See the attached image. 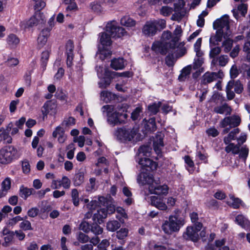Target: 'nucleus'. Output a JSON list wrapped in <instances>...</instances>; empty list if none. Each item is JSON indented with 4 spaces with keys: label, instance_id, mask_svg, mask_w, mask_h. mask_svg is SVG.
<instances>
[{
    "label": "nucleus",
    "instance_id": "nucleus-1",
    "mask_svg": "<svg viewBox=\"0 0 250 250\" xmlns=\"http://www.w3.org/2000/svg\"><path fill=\"white\" fill-rule=\"evenodd\" d=\"M125 29L118 25L115 21L108 22L105 31L100 34V42L102 47H100L99 51L100 57L104 60L111 55V51L107 48L112 43L111 38H121L127 35Z\"/></svg>",
    "mask_w": 250,
    "mask_h": 250
},
{
    "label": "nucleus",
    "instance_id": "nucleus-2",
    "mask_svg": "<svg viewBox=\"0 0 250 250\" xmlns=\"http://www.w3.org/2000/svg\"><path fill=\"white\" fill-rule=\"evenodd\" d=\"M138 183L141 185H146L150 194L166 195L169 188L166 184L161 185L159 180H154L153 175L148 172H142L137 177Z\"/></svg>",
    "mask_w": 250,
    "mask_h": 250
},
{
    "label": "nucleus",
    "instance_id": "nucleus-3",
    "mask_svg": "<svg viewBox=\"0 0 250 250\" xmlns=\"http://www.w3.org/2000/svg\"><path fill=\"white\" fill-rule=\"evenodd\" d=\"M106 199L103 196L99 197L98 201L92 200L86 206L88 211L85 213L84 218H90L92 217L93 220L95 222L101 224L103 222V219L106 218L107 211L104 208H99V206L101 205H104Z\"/></svg>",
    "mask_w": 250,
    "mask_h": 250
},
{
    "label": "nucleus",
    "instance_id": "nucleus-4",
    "mask_svg": "<svg viewBox=\"0 0 250 250\" xmlns=\"http://www.w3.org/2000/svg\"><path fill=\"white\" fill-rule=\"evenodd\" d=\"M96 70L98 77L101 79V82L99 83V87L101 88H105L108 86L110 83L111 79L116 76L127 78L131 76V73L128 71L116 73L101 66H97Z\"/></svg>",
    "mask_w": 250,
    "mask_h": 250
},
{
    "label": "nucleus",
    "instance_id": "nucleus-5",
    "mask_svg": "<svg viewBox=\"0 0 250 250\" xmlns=\"http://www.w3.org/2000/svg\"><path fill=\"white\" fill-rule=\"evenodd\" d=\"M102 110L103 112L106 113L107 122L112 126L125 123V120L128 117L126 113L117 112L111 105H104Z\"/></svg>",
    "mask_w": 250,
    "mask_h": 250
},
{
    "label": "nucleus",
    "instance_id": "nucleus-6",
    "mask_svg": "<svg viewBox=\"0 0 250 250\" xmlns=\"http://www.w3.org/2000/svg\"><path fill=\"white\" fill-rule=\"evenodd\" d=\"M184 224V221L182 218L171 215L168 220L164 222L162 228L165 233L170 234L173 232L179 231Z\"/></svg>",
    "mask_w": 250,
    "mask_h": 250
},
{
    "label": "nucleus",
    "instance_id": "nucleus-7",
    "mask_svg": "<svg viewBox=\"0 0 250 250\" xmlns=\"http://www.w3.org/2000/svg\"><path fill=\"white\" fill-rule=\"evenodd\" d=\"M172 36L171 33L169 31H164L162 36L161 42H154L152 46V49L156 52H160L161 54H165L170 48L169 45L171 42Z\"/></svg>",
    "mask_w": 250,
    "mask_h": 250
},
{
    "label": "nucleus",
    "instance_id": "nucleus-8",
    "mask_svg": "<svg viewBox=\"0 0 250 250\" xmlns=\"http://www.w3.org/2000/svg\"><path fill=\"white\" fill-rule=\"evenodd\" d=\"M136 134V130L131 127L123 126L116 128L114 135L117 140L121 142L131 141Z\"/></svg>",
    "mask_w": 250,
    "mask_h": 250
},
{
    "label": "nucleus",
    "instance_id": "nucleus-9",
    "mask_svg": "<svg viewBox=\"0 0 250 250\" xmlns=\"http://www.w3.org/2000/svg\"><path fill=\"white\" fill-rule=\"evenodd\" d=\"M18 157V151L12 146H9L0 150V163L7 165L10 164Z\"/></svg>",
    "mask_w": 250,
    "mask_h": 250
},
{
    "label": "nucleus",
    "instance_id": "nucleus-10",
    "mask_svg": "<svg viewBox=\"0 0 250 250\" xmlns=\"http://www.w3.org/2000/svg\"><path fill=\"white\" fill-rule=\"evenodd\" d=\"M203 227L202 224L196 223L193 226L187 227L186 231L183 233V237L187 240L196 242L199 239L198 232Z\"/></svg>",
    "mask_w": 250,
    "mask_h": 250
},
{
    "label": "nucleus",
    "instance_id": "nucleus-11",
    "mask_svg": "<svg viewBox=\"0 0 250 250\" xmlns=\"http://www.w3.org/2000/svg\"><path fill=\"white\" fill-rule=\"evenodd\" d=\"M213 28L225 32L227 36L231 35L229 30V20L228 15H225L221 18L215 20L213 23Z\"/></svg>",
    "mask_w": 250,
    "mask_h": 250
},
{
    "label": "nucleus",
    "instance_id": "nucleus-12",
    "mask_svg": "<svg viewBox=\"0 0 250 250\" xmlns=\"http://www.w3.org/2000/svg\"><path fill=\"white\" fill-rule=\"evenodd\" d=\"M44 17L42 13H37L28 21L21 22V26L23 28L32 27L39 23H42L44 21Z\"/></svg>",
    "mask_w": 250,
    "mask_h": 250
},
{
    "label": "nucleus",
    "instance_id": "nucleus-13",
    "mask_svg": "<svg viewBox=\"0 0 250 250\" xmlns=\"http://www.w3.org/2000/svg\"><path fill=\"white\" fill-rule=\"evenodd\" d=\"M240 123V117L238 115H234L225 118L221 121L220 125L221 127H226L228 125L230 127H235L238 126Z\"/></svg>",
    "mask_w": 250,
    "mask_h": 250
},
{
    "label": "nucleus",
    "instance_id": "nucleus-14",
    "mask_svg": "<svg viewBox=\"0 0 250 250\" xmlns=\"http://www.w3.org/2000/svg\"><path fill=\"white\" fill-rule=\"evenodd\" d=\"M43 118L48 114L54 115L57 112V104L52 101L46 102L42 108Z\"/></svg>",
    "mask_w": 250,
    "mask_h": 250
},
{
    "label": "nucleus",
    "instance_id": "nucleus-15",
    "mask_svg": "<svg viewBox=\"0 0 250 250\" xmlns=\"http://www.w3.org/2000/svg\"><path fill=\"white\" fill-rule=\"evenodd\" d=\"M138 163L146 171L154 170L157 167V164L147 157L140 158Z\"/></svg>",
    "mask_w": 250,
    "mask_h": 250
},
{
    "label": "nucleus",
    "instance_id": "nucleus-16",
    "mask_svg": "<svg viewBox=\"0 0 250 250\" xmlns=\"http://www.w3.org/2000/svg\"><path fill=\"white\" fill-rule=\"evenodd\" d=\"M224 77V73L222 71L218 72H206L203 76V83H210L217 79H222Z\"/></svg>",
    "mask_w": 250,
    "mask_h": 250
},
{
    "label": "nucleus",
    "instance_id": "nucleus-17",
    "mask_svg": "<svg viewBox=\"0 0 250 250\" xmlns=\"http://www.w3.org/2000/svg\"><path fill=\"white\" fill-rule=\"evenodd\" d=\"M143 33L147 36H153L156 34L157 28L153 21L146 22L143 28Z\"/></svg>",
    "mask_w": 250,
    "mask_h": 250
},
{
    "label": "nucleus",
    "instance_id": "nucleus-18",
    "mask_svg": "<svg viewBox=\"0 0 250 250\" xmlns=\"http://www.w3.org/2000/svg\"><path fill=\"white\" fill-rule=\"evenodd\" d=\"M53 138H57L58 142L60 144L64 143L67 139V136L65 134L64 130L60 125L57 126L52 133Z\"/></svg>",
    "mask_w": 250,
    "mask_h": 250
},
{
    "label": "nucleus",
    "instance_id": "nucleus-19",
    "mask_svg": "<svg viewBox=\"0 0 250 250\" xmlns=\"http://www.w3.org/2000/svg\"><path fill=\"white\" fill-rule=\"evenodd\" d=\"M50 30L51 29L49 28L42 30L37 40L38 47L42 48L46 44L48 37L50 36Z\"/></svg>",
    "mask_w": 250,
    "mask_h": 250
},
{
    "label": "nucleus",
    "instance_id": "nucleus-20",
    "mask_svg": "<svg viewBox=\"0 0 250 250\" xmlns=\"http://www.w3.org/2000/svg\"><path fill=\"white\" fill-rule=\"evenodd\" d=\"M150 202L151 205L160 210H166L167 209V205L164 202L163 199L161 198L152 196L150 197Z\"/></svg>",
    "mask_w": 250,
    "mask_h": 250
},
{
    "label": "nucleus",
    "instance_id": "nucleus-21",
    "mask_svg": "<svg viewBox=\"0 0 250 250\" xmlns=\"http://www.w3.org/2000/svg\"><path fill=\"white\" fill-rule=\"evenodd\" d=\"M163 138V134L159 133L156 135V137L154 140V150L158 154H159L161 152L162 149L164 146Z\"/></svg>",
    "mask_w": 250,
    "mask_h": 250
},
{
    "label": "nucleus",
    "instance_id": "nucleus-22",
    "mask_svg": "<svg viewBox=\"0 0 250 250\" xmlns=\"http://www.w3.org/2000/svg\"><path fill=\"white\" fill-rule=\"evenodd\" d=\"M182 35V30L180 26L177 25L171 39V42L169 45L170 48H175L177 42L180 40V38Z\"/></svg>",
    "mask_w": 250,
    "mask_h": 250
},
{
    "label": "nucleus",
    "instance_id": "nucleus-23",
    "mask_svg": "<svg viewBox=\"0 0 250 250\" xmlns=\"http://www.w3.org/2000/svg\"><path fill=\"white\" fill-rule=\"evenodd\" d=\"M235 222L245 230L250 231V223L244 215H238L235 218Z\"/></svg>",
    "mask_w": 250,
    "mask_h": 250
},
{
    "label": "nucleus",
    "instance_id": "nucleus-24",
    "mask_svg": "<svg viewBox=\"0 0 250 250\" xmlns=\"http://www.w3.org/2000/svg\"><path fill=\"white\" fill-rule=\"evenodd\" d=\"M73 49V43L71 41H68L66 44V53L67 55V65L69 67L72 64Z\"/></svg>",
    "mask_w": 250,
    "mask_h": 250
},
{
    "label": "nucleus",
    "instance_id": "nucleus-25",
    "mask_svg": "<svg viewBox=\"0 0 250 250\" xmlns=\"http://www.w3.org/2000/svg\"><path fill=\"white\" fill-rule=\"evenodd\" d=\"M223 37L225 39L227 37H229V36H227L225 32L220 30H217L216 35L211 36L209 39L210 46L212 47V45L218 44L219 42L222 41Z\"/></svg>",
    "mask_w": 250,
    "mask_h": 250
},
{
    "label": "nucleus",
    "instance_id": "nucleus-26",
    "mask_svg": "<svg viewBox=\"0 0 250 250\" xmlns=\"http://www.w3.org/2000/svg\"><path fill=\"white\" fill-rule=\"evenodd\" d=\"M125 65V61L122 58L114 59L111 61V67L115 70L123 69Z\"/></svg>",
    "mask_w": 250,
    "mask_h": 250
},
{
    "label": "nucleus",
    "instance_id": "nucleus-27",
    "mask_svg": "<svg viewBox=\"0 0 250 250\" xmlns=\"http://www.w3.org/2000/svg\"><path fill=\"white\" fill-rule=\"evenodd\" d=\"M11 188V180L6 178L1 183V189L0 190V198L5 196Z\"/></svg>",
    "mask_w": 250,
    "mask_h": 250
},
{
    "label": "nucleus",
    "instance_id": "nucleus-28",
    "mask_svg": "<svg viewBox=\"0 0 250 250\" xmlns=\"http://www.w3.org/2000/svg\"><path fill=\"white\" fill-rule=\"evenodd\" d=\"M120 23L127 28H132L136 25V21L129 16L126 15L121 19Z\"/></svg>",
    "mask_w": 250,
    "mask_h": 250
},
{
    "label": "nucleus",
    "instance_id": "nucleus-29",
    "mask_svg": "<svg viewBox=\"0 0 250 250\" xmlns=\"http://www.w3.org/2000/svg\"><path fill=\"white\" fill-rule=\"evenodd\" d=\"M143 124L146 131L153 132L156 129L155 121L153 118H150L148 120L144 119Z\"/></svg>",
    "mask_w": 250,
    "mask_h": 250
},
{
    "label": "nucleus",
    "instance_id": "nucleus-30",
    "mask_svg": "<svg viewBox=\"0 0 250 250\" xmlns=\"http://www.w3.org/2000/svg\"><path fill=\"white\" fill-rule=\"evenodd\" d=\"M115 99L114 94L108 91H103L100 94V100L104 103H107Z\"/></svg>",
    "mask_w": 250,
    "mask_h": 250
},
{
    "label": "nucleus",
    "instance_id": "nucleus-31",
    "mask_svg": "<svg viewBox=\"0 0 250 250\" xmlns=\"http://www.w3.org/2000/svg\"><path fill=\"white\" fill-rule=\"evenodd\" d=\"M0 140L3 141L6 144H11L12 142V137L8 132L3 127L0 128Z\"/></svg>",
    "mask_w": 250,
    "mask_h": 250
},
{
    "label": "nucleus",
    "instance_id": "nucleus-32",
    "mask_svg": "<svg viewBox=\"0 0 250 250\" xmlns=\"http://www.w3.org/2000/svg\"><path fill=\"white\" fill-rule=\"evenodd\" d=\"M116 218L119 220L120 223H124L125 219L127 218V215L125 209L121 207H117L116 209Z\"/></svg>",
    "mask_w": 250,
    "mask_h": 250
},
{
    "label": "nucleus",
    "instance_id": "nucleus-33",
    "mask_svg": "<svg viewBox=\"0 0 250 250\" xmlns=\"http://www.w3.org/2000/svg\"><path fill=\"white\" fill-rule=\"evenodd\" d=\"M247 8L248 6L246 4L244 3H241L238 5L237 9H233L232 10L233 16L236 19H237L238 15L237 14L236 12H239L242 16H244L247 12Z\"/></svg>",
    "mask_w": 250,
    "mask_h": 250
},
{
    "label": "nucleus",
    "instance_id": "nucleus-34",
    "mask_svg": "<svg viewBox=\"0 0 250 250\" xmlns=\"http://www.w3.org/2000/svg\"><path fill=\"white\" fill-rule=\"evenodd\" d=\"M214 110L217 113L221 114H225L226 115L230 114L231 112L230 107L227 104L217 106L214 108Z\"/></svg>",
    "mask_w": 250,
    "mask_h": 250
},
{
    "label": "nucleus",
    "instance_id": "nucleus-35",
    "mask_svg": "<svg viewBox=\"0 0 250 250\" xmlns=\"http://www.w3.org/2000/svg\"><path fill=\"white\" fill-rule=\"evenodd\" d=\"M106 229L108 231L114 232L120 228V223L116 220H110L106 223Z\"/></svg>",
    "mask_w": 250,
    "mask_h": 250
},
{
    "label": "nucleus",
    "instance_id": "nucleus-36",
    "mask_svg": "<svg viewBox=\"0 0 250 250\" xmlns=\"http://www.w3.org/2000/svg\"><path fill=\"white\" fill-rule=\"evenodd\" d=\"M239 132L240 130L237 128L233 129L229 133L227 137L224 138V143L227 145L229 144L231 141L235 140L236 139V136L239 133Z\"/></svg>",
    "mask_w": 250,
    "mask_h": 250
},
{
    "label": "nucleus",
    "instance_id": "nucleus-37",
    "mask_svg": "<svg viewBox=\"0 0 250 250\" xmlns=\"http://www.w3.org/2000/svg\"><path fill=\"white\" fill-rule=\"evenodd\" d=\"M151 148L148 146H141L139 149V155L140 158L148 157L150 156Z\"/></svg>",
    "mask_w": 250,
    "mask_h": 250
},
{
    "label": "nucleus",
    "instance_id": "nucleus-38",
    "mask_svg": "<svg viewBox=\"0 0 250 250\" xmlns=\"http://www.w3.org/2000/svg\"><path fill=\"white\" fill-rule=\"evenodd\" d=\"M234 85V81H230L228 83L226 86V93L227 98L229 100H230L234 98L235 94L232 90Z\"/></svg>",
    "mask_w": 250,
    "mask_h": 250
},
{
    "label": "nucleus",
    "instance_id": "nucleus-39",
    "mask_svg": "<svg viewBox=\"0 0 250 250\" xmlns=\"http://www.w3.org/2000/svg\"><path fill=\"white\" fill-rule=\"evenodd\" d=\"M229 58L226 55H221L217 59L214 58L212 60L211 65H215L217 61H218L219 64L220 66H225L228 62Z\"/></svg>",
    "mask_w": 250,
    "mask_h": 250
},
{
    "label": "nucleus",
    "instance_id": "nucleus-40",
    "mask_svg": "<svg viewBox=\"0 0 250 250\" xmlns=\"http://www.w3.org/2000/svg\"><path fill=\"white\" fill-rule=\"evenodd\" d=\"M202 57H196L193 63V68L194 70L199 69L200 73L203 71V68H201L204 63V58Z\"/></svg>",
    "mask_w": 250,
    "mask_h": 250
},
{
    "label": "nucleus",
    "instance_id": "nucleus-41",
    "mask_svg": "<svg viewBox=\"0 0 250 250\" xmlns=\"http://www.w3.org/2000/svg\"><path fill=\"white\" fill-rule=\"evenodd\" d=\"M240 147L237 145L233 143H229L226 147L225 150L227 153L231 152L234 154H238L239 152Z\"/></svg>",
    "mask_w": 250,
    "mask_h": 250
},
{
    "label": "nucleus",
    "instance_id": "nucleus-42",
    "mask_svg": "<svg viewBox=\"0 0 250 250\" xmlns=\"http://www.w3.org/2000/svg\"><path fill=\"white\" fill-rule=\"evenodd\" d=\"M33 190L32 188H28L21 186L20 189V195L23 199H26L32 193Z\"/></svg>",
    "mask_w": 250,
    "mask_h": 250
},
{
    "label": "nucleus",
    "instance_id": "nucleus-43",
    "mask_svg": "<svg viewBox=\"0 0 250 250\" xmlns=\"http://www.w3.org/2000/svg\"><path fill=\"white\" fill-rule=\"evenodd\" d=\"M201 44L202 38H200L197 39L194 44V50L196 53V57H202L204 55L203 51L201 50Z\"/></svg>",
    "mask_w": 250,
    "mask_h": 250
},
{
    "label": "nucleus",
    "instance_id": "nucleus-44",
    "mask_svg": "<svg viewBox=\"0 0 250 250\" xmlns=\"http://www.w3.org/2000/svg\"><path fill=\"white\" fill-rule=\"evenodd\" d=\"M243 51L247 53V61L250 62V32L247 35V42L244 44Z\"/></svg>",
    "mask_w": 250,
    "mask_h": 250
},
{
    "label": "nucleus",
    "instance_id": "nucleus-45",
    "mask_svg": "<svg viewBox=\"0 0 250 250\" xmlns=\"http://www.w3.org/2000/svg\"><path fill=\"white\" fill-rule=\"evenodd\" d=\"M7 42L10 46L13 47L19 43L20 40L15 35L10 34L7 38Z\"/></svg>",
    "mask_w": 250,
    "mask_h": 250
},
{
    "label": "nucleus",
    "instance_id": "nucleus-46",
    "mask_svg": "<svg viewBox=\"0 0 250 250\" xmlns=\"http://www.w3.org/2000/svg\"><path fill=\"white\" fill-rule=\"evenodd\" d=\"M233 40L229 37H227L223 42V47L225 52H229L232 46Z\"/></svg>",
    "mask_w": 250,
    "mask_h": 250
},
{
    "label": "nucleus",
    "instance_id": "nucleus-47",
    "mask_svg": "<svg viewBox=\"0 0 250 250\" xmlns=\"http://www.w3.org/2000/svg\"><path fill=\"white\" fill-rule=\"evenodd\" d=\"M71 198L74 205L77 207L79 205L80 198L79 192L76 189H73L71 191Z\"/></svg>",
    "mask_w": 250,
    "mask_h": 250
},
{
    "label": "nucleus",
    "instance_id": "nucleus-48",
    "mask_svg": "<svg viewBox=\"0 0 250 250\" xmlns=\"http://www.w3.org/2000/svg\"><path fill=\"white\" fill-rule=\"evenodd\" d=\"M95 222L91 226L90 231L96 235H98L102 234L103 232V229L101 228L99 225Z\"/></svg>",
    "mask_w": 250,
    "mask_h": 250
},
{
    "label": "nucleus",
    "instance_id": "nucleus-49",
    "mask_svg": "<svg viewBox=\"0 0 250 250\" xmlns=\"http://www.w3.org/2000/svg\"><path fill=\"white\" fill-rule=\"evenodd\" d=\"M142 108L140 107H136L132 112L131 118L132 120L136 121L140 119Z\"/></svg>",
    "mask_w": 250,
    "mask_h": 250
},
{
    "label": "nucleus",
    "instance_id": "nucleus-50",
    "mask_svg": "<svg viewBox=\"0 0 250 250\" xmlns=\"http://www.w3.org/2000/svg\"><path fill=\"white\" fill-rule=\"evenodd\" d=\"M173 11L172 7L168 6H162L160 10V14L164 16H168L172 14Z\"/></svg>",
    "mask_w": 250,
    "mask_h": 250
},
{
    "label": "nucleus",
    "instance_id": "nucleus-51",
    "mask_svg": "<svg viewBox=\"0 0 250 250\" xmlns=\"http://www.w3.org/2000/svg\"><path fill=\"white\" fill-rule=\"evenodd\" d=\"M191 69V66H188L184 68L182 70L181 74L179 76V79L180 81H183L184 79H185L186 77L190 74Z\"/></svg>",
    "mask_w": 250,
    "mask_h": 250
},
{
    "label": "nucleus",
    "instance_id": "nucleus-52",
    "mask_svg": "<svg viewBox=\"0 0 250 250\" xmlns=\"http://www.w3.org/2000/svg\"><path fill=\"white\" fill-rule=\"evenodd\" d=\"M67 5L65 11L67 13H73L79 10L78 6L75 2L66 4Z\"/></svg>",
    "mask_w": 250,
    "mask_h": 250
},
{
    "label": "nucleus",
    "instance_id": "nucleus-53",
    "mask_svg": "<svg viewBox=\"0 0 250 250\" xmlns=\"http://www.w3.org/2000/svg\"><path fill=\"white\" fill-rule=\"evenodd\" d=\"M109 240L104 239L98 245L94 250H107V248L109 246Z\"/></svg>",
    "mask_w": 250,
    "mask_h": 250
},
{
    "label": "nucleus",
    "instance_id": "nucleus-54",
    "mask_svg": "<svg viewBox=\"0 0 250 250\" xmlns=\"http://www.w3.org/2000/svg\"><path fill=\"white\" fill-rule=\"evenodd\" d=\"M184 160L185 163L187 164V168L188 171L190 172L193 171V168L194 167V163L193 161L190 159L188 156H186L184 157Z\"/></svg>",
    "mask_w": 250,
    "mask_h": 250
},
{
    "label": "nucleus",
    "instance_id": "nucleus-55",
    "mask_svg": "<svg viewBox=\"0 0 250 250\" xmlns=\"http://www.w3.org/2000/svg\"><path fill=\"white\" fill-rule=\"evenodd\" d=\"M161 103H154L148 106V110L152 114H156L160 107Z\"/></svg>",
    "mask_w": 250,
    "mask_h": 250
},
{
    "label": "nucleus",
    "instance_id": "nucleus-56",
    "mask_svg": "<svg viewBox=\"0 0 250 250\" xmlns=\"http://www.w3.org/2000/svg\"><path fill=\"white\" fill-rule=\"evenodd\" d=\"M67 149L69 150L66 154L67 158L70 160L72 159L74 157L75 150L74 144L73 143L69 144L67 146Z\"/></svg>",
    "mask_w": 250,
    "mask_h": 250
},
{
    "label": "nucleus",
    "instance_id": "nucleus-57",
    "mask_svg": "<svg viewBox=\"0 0 250 250\" xmlns=\"http://www.w3.org/2000/svg\"><path fill=\"white\" fill-rule=\"evenodd\" d=\"M128 233V230L127 229L125 228L121 229L116 232V236L119 239H124L127 236Z\"/></svg>",
    "mask_w": 250,
    "mask_h": 250
},
{
    "label": "nucleus",
    "instance_id": "nucleus-58",
    "mask_svg": "<svg viewBox=\"0 0 250 250\" xmlns=\"http://www.w3.org/2000/svg\"><path fill=\"white\" fill-rule=\"evenodd\" d=\"M234 91L237 94H240L243 90V86L240 81H234Z\"/></svg>",
    "mask_w": 250,
    "mask_h": 250
},
{
    "label": "nucleus",
    "instance_id": "nucleus-59",
    "mask_svg": "<svg viewBox=\"0 0 250 250\" xmlns=\"http://www.w3.org/2000/svg\"><path fill=\"white\" fill-rule=\"evenodd\" d=\"M155 26H156L157 30L160 28L163 29L166 27V21L165 20L163 19H159L158 20L153 21Z\"/></svg>",
    "mask_w": 250,
    "mask_h": 250
},
{
    "label": "nucleus",
    "instance_id": "nucleus-60",
    "mask_svg": "<svg viewBox=\"0 0 250 250\" xmlns=\"http://www.w3.org/2000/svg\"><path fill=\"white\" fill-rule=\"evenodd\" d=\"M20 227L23 230H32L31 223L28 220H24L20 224Z\"/></svg>",
    "mask_w": 250,
    "mask_h": 250
},
{
    "label": "nucleus",
    "instance_id": "nucleus-61",
    "mask_svg": "<svg viewBox=\"0 0 250 250\" xmlns=\"http://www.w3.org/2000/svg\"><path fill=\"white\" fill-rule=\"evenodd\" d=\"M229 73L230 78L231 79H234L238 76L239 74V70L235 64H233L231 66L230 69Z\"/></svg>",
    "mask_w": 250,
    "mask_h": 250
},
{
    "label": "nucleus",
    "instance_id": "nucleus-62",
    "mask_svg": "<svg viewBox=\"0 0 250 250\" xmlns=\"http://www.w3.org/2000/svg\"><path fill=\"white\" fill-rule=\"evenodd\" d=\"M35 1L34 8L37 11H40L46 5V3L44 1L42 0H34Z\"/></svg>",
    "mask_w": 250,
    "mask_h": 250
},
{
    "label": "nucleus",
    "instance_id": "nucleus-63",
    "mask_svg": "<svg viewBox=\"0 0 250 250\" xmlns=\"http://www.w3.org/2000/svg\"><path fill=\"white\" fill-rule=\"evenodd\" d=\"M77 239L82 243H85L89 241V237L88 235L83 232H80L77 236Z\"/></svg>",
    "mask_w": 250,
    "mask_h": 250
},
{
    "label": "nucleus",
    "instance_id": "nucleus-64",
    "mask_svg": "<svg viewBox=\"0 0 250 250\" xmlns=\"http://www.w3.org/2000/svg\"><path fill=\"white\" fill-rule=\"evenodd\" d=\"M249 153L248 148L246 147L243 146L239 148V157L245 160L248 156Z\"/></svg>",
    "mask_w": 250,
    "mask_h": 250
}]
</instances>
